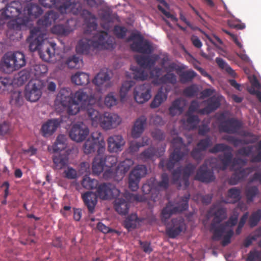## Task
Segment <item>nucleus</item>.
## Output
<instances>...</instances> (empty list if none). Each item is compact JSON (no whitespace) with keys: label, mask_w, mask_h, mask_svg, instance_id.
Segmentation results:
<instances>
[{"label":"nucleus","mask_w":261,"mask_h":261,"mask_svg":"<svg viewBox=\"0 0 261 261\" xmlns=\"http://www.w3.org/2000/svg\"><path fill=\"white\" fill-rule=\"evenodd\" d=\"M134 83L132 81L124 82L120 90V96L121 101H123L129 89L134 86Z\"/></svg>","instance_id":"nucleus-48"},{"label":"nucleus","mask_w":261,"mask_h":261,"mask_svg":"<svg viewBox=\"0 0 261 261\" xmlns=\"http://www.w3.org/2000/svg\"><path fill=\"white\" fill-rule=\"evenodd\" d=\"M16 68L20 69L25 65L26 62L24 55L20 51H16L12 54Z\"/></svg>","instance_id":"nucleus-44"},{"label":"nucleus","mask_w":261,"mask_h":261,"mask_svg":"<svg viewBox=\"0 0 261 261\" xmlns=\"http://www.w3.org/2000/svg\"><path fill=\"white\" fill-rule=\"evenodd\" d=\"M106 143L102 134L98 131L93 132L91 137L87 139L84 145L83 150L85 154L93 153L97 149V154H103L106 150Z\"/></svg>","instance_id":"nucleus-10"},{"label":"nucleus","mask_w":261,"mask_h":261,"mask_svg":"<svg viewBox=\"0 0 261 261\" xmlns=\"http://www.w3.org/2000/svg\"><path fill=\"white\" fill-rule=\"evenodd\" d=\"M42 84L40 81L30 82L24 90L25 99L31 102L38 101L42 95Z\"/></svg>","instance_id":"nucleus-15"},{"label":"nucleus","mask_w":261,"mask_h":261,"mask_svg":"<svg viewBox=\"0 0 261 261\" xmlns=\"http://www.w3.org/2000/svg\"><path fill=\"white\" fill-rule=\"evenodd\" d=\"M206 106L200 109L199 112L201 115L209 114L216 111L221 105V100L219 97L213 96L206 100L202 101Z\"/></svg>","instance_id":"nucleus-27"},{"label":"nucleus","mask_w":261,"mask_h":261,"mask_svg":"<svg viewBox=\"0 0 261 261\" xmlns=\"http://www.w3.org/2000/svg\"><path fill=\"white\" fill-rule=\"evenodd\" d=\"M159 80L163 84L170 83L175 84L176 83L177 78L175 74L167 72L166 74L161 77Z\"/></svg>","instance_id":"nucleus-55"},{"label":"nucleus","mask_w":261,"mask_h":261,"mask_svg":"<svg viewBox=\"0 0 261 261\" xmlns=\"http://www.w3.org/2000/svg\"><path fill=\"white\" fill-rule=\"evenodd\" d=\"M66 64L70 68H80L83 65L82 59L75 55L69 58Z\"/></svg>","instance_id":"nucleus-47"},{"label":"nucleus","mask_w":261,"mask_h":261,"mask_svg":"<svg viewBox=\"0 0 261 261\" xmlns=\"http://www.w3.org/2000/svg\"><path fill=\"white\" fill-rule=\"evenodd\" d=\"M186 101L181 98L174 100L169 109V114L172 116L181 114L184 111Z\"/></svg>","instance_id":"nucleus-34"},{"label":"nucleus","mask_w":261,"mask_h":261,"mask_svg":"<svg viewBox=\"0 0 261 261\" xmlns=\"http://www.w3.org/2000/svg\"><path fill=\"white\" fill-rule=\"evenodd\" d=\"M89 133L88 128L84 123L75 124L69 132V137L72 140L80 142L86 139Z\"/></svg>","instance_id":"nucleus-21"},{"label":"nucleus","mask_w":261,"mask_h":261,"mask_svg":"<svg viewBox=\"0 0 261 261\" xmlns=\"http://www.w3.org/2000/svg\"><path fill=\"white\" fill-rule=\"evenodd\" d=\"M247 261H261V251H250L248 255Z\"/></svg>","instance_id":"nucleus-64"},{"label":"nucleus","mask_w":261,"mask_h":261,"mask_svg":"<svg viewBox=\"0 0 261 261\" xmlns=\"http://www.w3.org/2000/svg\"><path fill=\"white\" fill-rule=\"evenodd\" d=\"M185 220L181 217L172 219L171 223L168 224L166 233L170 238H175L186 229Z\"/></svg>","instance_id":"nucleus-18"},{"label":"nucleus","mask_w":261,"mask_h":261,"mask_svg":"<svg viewBox=\"0 0 261 261\" xmlns=\"http://www.w3.org/2000/svg\"><path fill=\"white\" fill-rule=\"evenodd\" d=\"M151 86L149 84H144L136 87L134 91V98L138 103H143L151 97Z\"/></svg>","instance_id":"nucleus-20"},{"label":"nucleus","mask_w":261,"mask_h":261,"mask_svg":"<svg viewBox=\"0 0 261 261\" xmlns=\"http://www.w3.org/2000/svg\"><path fill=\"white\" fill-rule=\"evenodd\" d=\"M108 150L112 152H117L122 150L125 141L121 135H114L109 137L107 140Z\"/></svg>","instance_id":"nucleus-25"},{"label":"nucleus","mask_w":261,"mask_h":261,"mask_svg":"<svg viewBox=\"0 0 261 261\" xmlns=\"http://www.w3.org/2000/svg\"><path fill=\"white\" fill-rule=\"evenodd\" d=\"M82 186L87 189H93L97 187L98 182L97 180L91 178L88 176H85L82 181Z\"/></svg>","instance_id":"nucleus-45"},{"label":"nucleus","mask_w":261,"mask_h":261,"mask_svg":"<svg viewBox=\"0 0 261 261\" xmlns=\"http://www.w3.org/2000/svg\"><path fill=\"white\" fill-rule=\"evenodd\" d=\"M238 216L239 215L238 213H234L232 216L229 218V219L227 221L221 224L220 230H218L219 231V235L220 236L217 238L216 241L220 240L227 229L231 228L232 227L237 224L238 220Z\"/></svg>","instance_id":"nucleus-32"},{"label":"nucleus","mask_w":261,"mask_h":261,"mask_svg":"<svg viewBox=\"0 0 261 261\" xmlns=\"http://www.w3.org/2000/svg\"><path fill=\"white\" fill-rule=\"evenodd\" d=\"M227 218L226 210L225 208H218L214 214V218L210 225V231L213 233L212 239L216 241L217 238L219 237V231L221 223Z\"/></svg>","instance_id":"nucleus-16"},{"label":"nucleus","mask_w":261,"mask_h":261,"mask_svg":"<svg viewBox=\"0 0 261 261\" xmlns=\"http://www.w3.org/2000/svg\"><path fill=\"white\" fill-rule=\"evenodd\" d=\"M231 150L225 152L223 154L219 155V158L221 161V165L219 167L220 170L223 171L226 170L228 166L230 164L232 159V154Z\"/></svg>","instance_id":"nucleus-40"},{"label":"nucleus","mask_w":261,"mask_h":261,"mask_svg":"<svg viewBox=\"0 0 261 261\" xmlns=\"http://www.w3.org/2000/svg\"><path fill=\"white\" fill-rule=\"evenodd\" d=\"M168 91L166 88L161 87L150 103L151 108L159 107L167 98Z\"/></svg>","instance_id":"nucleus-33"},{"label":"nucleus","mask_w":261,"mask_h":261,"mask_svg":"<svg viewBox=\"0 0 261 261\" xmlns=\"http://www.w3.org/2000/svg\"><path fill=\"white\" fill-rule=\"evenodd\" d=\"M111 76L107 69H103L95 75L92 80L93 83L97 87L98 90L102 92L111 86Z\"/></svg>","instance_id":"nucleus-17"},{"label":"nucleus","mask_w":261,"mask_h":261,"mask_svg":"<svg viewBox=\"0 0 261 261\" xmlns=\"http://www.w3.org/2000/svg\"><path fill=\"white\" fill-rule=\"evenodd\" d=\"M117 101L118 100L113 92L109 93L105 99V104L108 108L116 105Z\"/></svg>","instance_id":"nucleus-61"},{"label":"nucleus","mask_w":261,"mask_h":261,"mask_svg":"<svg viewBox=\"0 0 261 261\" xmlns=\"http://www.w3.org/2000/svg\"><path fill=\"white\" fill-rule=\"evenodd\" d=\"M171 145L173 151L170 155L169 160L162 159L159 163V167L163 170L165 168L169 170H172L175 164L180 161L189 153L188 146L184 143L182 139L180 137L174 138L171 142Z\"/></svg>","instance_id":"nucleus-6"},{"label":"nucleus","mask_w":261,"mask_h":261,"mask_svg":"<svg viewBox=\"0 0 261 261\" xmlns=\"http://www.w3.org/2000/svg\"><path fill=\"white\" fill-rule=\"evenodd\" d=\"M212 145V139L210 137H207L204 139H201L197 144V147L202 151H205L207 148Z\"/></svg>","instance_id":"nucleus-58"},{"label":"nucleus","mask_w":261,"mask_h":261,"mask_svg":"<svg viewBox=\"0 0 261 261\" xmlns=\"http://www.w3.org/2000/svg\"><path fill=\"white\" fill-rule=\"evenodd\" d=\"M147 173V168L143 165H138L130 172L128 177V186L133 191L138 190L140 179Z\"/></svg>","instance_id":"nucleus-14"},{"label":"nucleus","mask_w":261,"mask_h":261,"mask_svg":"<svg viewBox=\"0 0 261 261\" xmlns=\"http://www.w3.org/2000/svg\"><path fill=\"white\" fill-rule=\"evenodd\" d=\"M137 219V216L136 215L129 216L124 221L125 227L127 229L136 228Z\"/></svg>","instance_id":"nucleus-60"},{"label":"nucleus","mask_w":261,"mask_h":261,"mask_svg":"<svg viewBox=\"0 0 261 261\" xmlns=\"http://www.w3.org/2000/svg\"><path fill=\"white\" fill-rule=\"evenodd\" d=\"M240 135L244 138L243 139L245 142H252L248 143V144H254L257 142L260 138L259 136L246 130L242 131Z\"/></svg>","instance_id":"nucleus-42"},{"label":"nucleus","mask_w":261,"mask_h":261,"mask_svg":"<svg viewBox=\"0 0 261 261\" xmlns=\"http://www.w3.org/2000/svg\"><path fill=\"white\" fill-rule=\"evenodd\" d=\"M241 127L242 124L239 121L233 118H230L220 124V129L225 133L235 134Z\"/></svg>","instance_id":"nucleus-26"},{"label":"nucleus","mask_w":261,"mask_h":261,"mask_svg":"<svg viewBox=\"0 0 261 261\" xmlns=\"http://www.w3.org/2000/svg\"><path fill=\"white\" fill-rule=\"evenodd\" d=\"M33 69L35 71V75L40 76L47 72V67L44 64H36L34 66Z\"/></svg>","instance_id":"nucleus-63"},{"label":"nucleus","mask_w":261,"mask_h":261,"mask_svg":"<svg viewBox=\"0 0 261 261\" xmlns=\"http://www.w3.org/2000/svg\"><path fill=\"white\" fill-rule=\"evenodd\" d=\"M162 154H158L156 149L153 147H150L145 150L140 154V158L144 161L151 159L154 156H161Z\"/></svg>","instance_id":"nucleus-43"},{"label":"nucleus","mask_w":261,"mask_h":261,"mask_svg":"<svg viewBox=\"0 0 261 261\" xmlns=\"http://www.w3.org/2000/svg\"><path fill=\"white\" fill-rule=\"evenodd\" d=\"M58 18V13L50 10L37 21V26L31 29L28 38L30 51L40 50L41 46L46 35V28L55 22Z\"/></svg>","instance_id":"nucleus-2"},{"label":"nucleus","mask_w":261,"mask_h":261,"mask_svg":"<svg viewBox=\"0 0 261 261\" xmlns=\"http://www.w3.org/2000/svg\"><path fill=\"white\" fill-rule=\"evenodd\" d=\"M53 161L54 168L56 170H60L67 166L69 160L67 155L58 154L53 155Z\"/></svg>","instance_id":"nucleus-36"},{"label":"nucleus","mask_w":261,"mask_h":261,"mask_svg":"<svg viewBox=\"0 0 261 261\" xmlns=\"http://www.w3.org/2000/svg\"><path fill=\"white\" fill-rule=\"evenodd\" d=\"M62 123V119L54 118L48 119L43 123L41 128V133L44 137L51 136Z\"/></svg>","instance_id":"nucleus-24"},{"label":"nucleus","mask_w":261,"mask_h":261,"mask_svg":"<svg viewBox=\"0 0 261 261\" xmlns=\"http://www.w3.org/2000/svg\"><path fill=\"white\" fill-rule=\"evenodd\" d=\"M258 192V189L256 186H251L247 188L245 192L247 202L250 203L253 201Z\"/></svg>","instance_id":"nucleus-51"},{"label":"nucleus","mask_w":261,"mask_h":261,"mask_svg":"<svg viewBox=\"0 0 261 261\" xmlns=\"http://www.w3.org/2000/svg\"><path fill=\"white\" fill-rule=\"evenodd\" d=\"M195 179L203 182L209 183L215 179V176L213 171L208 169L206 164H203L197 170Z\"/></svg>","instance_id":"nucleus-23"},{"label":"nucleus","mask_w":261,"mask_h":261,"mask_svg":"<svg viewBox=\"0 0 261 261\" xmlns=\"http://www.w3.org/2000/svg\"><path fill=\"white\" fill-rule=\"evenodd\" d=\"M10 102L17 106H21L23 103L22 92L20 91L13 92L11 94Z\"/></svg>","instance_id":"nucleus-49"},{"label":"nucleus","mask_w":261,"mask_h":261,"mask_svg":"<svg viewBox=\"0 0 261 261\" xmlns=\"http://www.w3.org/2000/svg\"><path fill=\"white\" fill-rule=\"evenodd\" d=\"M112 46V41L109 39L108 33L102 31L97 34L94 39L82 38L76 46L79 54L88 55L96 49H108Z\"/></svg>","instance_id":"nucleus-5"},{"label":"nucleus","mask_w":261,"mask_h":261,"mask_svg":"<svg viewBox=\"0 0 261 261\" xmlns=\"http://www.w3.org/2000/svg\"><path fill=\"white\" fill-rule=\"evenodd\" d=\"M71 81L77 85H86L90 82L88 74L83 72H77L71 76Z\"/></svg>","instance_id":"nucleus-39"},{"label":"nucleus","mask_w":261,"mask_h":261,"mask_svg":"<svg viewBox=\"0 0 261 261\" xmlns=\"http://www.w3.org/2000/svg\"><path fill=\"white\" fill-rule=\"evenodd\" d=\"M56 45V44L55 43H49L48 45L43 46L44 50H39L40 58L46 62H54L55 61L54 57Z\"/></svg>","instance_id":"nucleus-30"},{"label":"nucleus","mask_w":261,"mask_h":261,"mask_svg":"<svg viewBox=\"0 0 261 261\" xmlns=\"http://www.w3.org/2000/svg\"><path fill=\"white\" fill-rule=\"evenodd\" d=\"M224 139L234 147H237L240 145H248V143L250 142H245L243 138L239 139L232 136H227Z\"/></svg>","instance_id":"nucleus-56"},{"label":"nucleus","mask_w":261,"mask_h":261,"mask_svg":"<svg viewBox=\"0 0 261 261\" xmlns=\"http://www.w3.org/2000/svg\"><path fill=\"white\" fill-rule=\"evenodd\" d=\"M147 123V118L144 116L138 118L134 122L131 135L133 138H138L143 133Z\"/></svg>","instance_id":"nucleus-28"},{"label":"nucleus","mask_w":261,"mask_h":261,"mask_svg":"<svg viewBox=\"0 0 261 261\" xmlns=\"http://www.w3.org/2000/svg\"><path fill=\"white\" fill-rule=\"evenodd\" d=\"M177 72L179 75L180 82L182 84L191 82L197 75V73L192 69L182 71L180 73L178 71Z\"/></svg>","instance_id":"nucleus-41"},{"label":"nucleus","mask_w":261,"mask_h":261,"mask_svg":"<svg viewBox=\"0 0 261 261\" xmlns=\"http://www.w3.org/2000/svg\"><path fill=\"white\" fill-rule=\"evenodd\" d=\"M135 58L140 67L132 68L134 71V78L137 80L144 81L148 76L147 72L144 69L150 70L159 59V56L157 54L148 56L138 55Z\"/></svg>","instance_id":"nucleus-7"},{"label":"nucleus","mask_w":261,"mask_h":261,"mask_svg":"<svg viewBox=\"0 0 261 261\" xmlns=\"http://www.w3.org/2000/svg\"><path fill=\"white\" fill-rule=\"evenodd\" d=\"M155 189V194H152V198L155 201L161 191H166L169 186V178L166 173H163L161 176V180L158 181L155 178L151 179Z\"/></svg>","instance_id":"nucleus-22"},{"label":"nucleus","mask_w":261,"mask_h":261,"mask_svg":"<svg viewBox=\"0 0 261 261\" xmlns=\"http://www.w3.org/2000/svg\"><path fill=\"white\" fill-rule=\"evenodd\" d=\"M121 122V119L117 114L105 112L101 116L100 126L105 130L116 128Z\"/></svg>","instance_id":"nucleus-19"},{"label":"nucleus","mask_w":261,"mask_h":261,"mask_svg":"<svg viewBox=\"0 0 261 261\" xmlns=\"http://www.w3.org/2000/svg\"><path fill=\"white\" fill-rule=\"evenodd\" d=\"M96 193L86 192L82 195V199L89 212L93 213L97 202V197L101 199H110L116 198L119 195L120 191L111 184L103 183L98 185Z\"/></svg>","instance_id":"nucleus-3"},{"label":"nucleus","mask_w":261,"mask_h":261,"mask_svg":"<svg viewBox=\"0 0 261 261\" xmlns=\"http://www.w3.org/2000/svg\"><path fill=\"white\" fill-rule=\"evenodd\" d=\"M0 67L6 73H10L14 70H18L12 54L5 55L1 63Z\"/></svg>","instance_id":"nucleus-31"},{"label":"nucleus","mask_w":261,"mask_h":261,"mask_svg":"<svg viewBox=\"0 0 261 261\" xmlns=\"http://www.w3.org/2000/svg\"><path fill=\"white\" fill-rule=\"evenodd\" d=\"M105 166L103 154H97L92 163L93 174L97 175L100 174L103 171Z\"/></svg>","instance_id":"nucleus-37"},{"label":"nucleus","mask_w":261,"mask_h":261,"mask_svg":"<svg viewBox=\"0 0 261 261\" xmlns=\"http://www.w3.org/2000/svg\"><path fill=\"white\" fill-rule=\"evenodd\" d=\"M187 115L188 116L187 122L190 125V128L192 129L196 128L200 122L198 117L189 113H187Z\"/></svg>","instance_id":"nucleus-54"},{"label":"nucleus","mask_w":261,"mask_h":261,"mask_svg":"<svg viewBox=\"0 0 261 261\" xmlns=\"http://www.w3.org/2000/svg\"><path fill=\"white\" fill-rule=\"evenodd\" d=\"M198 92V88L195 85H192L186 87L183 91L185 96L189 97L194 96Z\"/></svg>","instance_id":"nucleus-62"},{"label":"nucleus","mask_w":261,"mask_h":261,"mask_svg":"<svg viewBox=\"0 0 261 261\" xmlns=\"http://www.w3.org/2000/svg\"><path fill=\"white\" fill-rule=\"evenodd\" d=\"M40 4L44 7L56 8L61 14L71 13L77 14L79 8H75V0H39Z\"/></svg>","instance_id":"nucleus-9"},{"label":"nucleus","mask_w":261,"mask_h":261,"mask_svg":"<svg viewBox=\"0 0 261 261\" xmlns=\"http://www.w3.org/2000/svg\"><path fill=\"white\" fill-rule=\"evenodd\" d=\"M190 195L186 194L181 197L180 200L176 205L172 201H169L161 212V220L166 223L173 214L181 213L188 210L189 207V200Z\"/></svg>","instance_id":"nucleus-8"},{"label":"nucleus","mask_w":261,"mask_h":261,"mask_svg":"<svg viewBox=\"0 0 261 261\" xmlns=\"http://www.w3.org/2000/svg\"><path fill=\"white\" fill-rule=\"evenodd\" d=\"M196 166L192 164H188L185 167H178L172 173V180L174 184H178L179 187L182 186L185 189L189 186V177L193 173Z\"/></svg>","instance_id":"nucleus-12"},{"label":"nucleus","mask_w":261,"mask_h":261,"mask_svg":"<svg viewBox=\"0 0 261 261\" xmlns=\"http://www.w3.org/2000/svg\"><path fill=\"white\" fill-rule=\"evenodd\" d=\"M115 198L114 208L116 211L120 215L127 214L129 207V202L122 198H116V197Z\"/></svg>","instance_id":"nucleus-38"},{"label":"nucleus","mask_w":261,"mask_h":261,"mask_svg":"<svg viewBox=\"0 0 261 261\" xmlns=\"http://www.w3.org/2000/svg\"><path fill=\"white\" fill-rule=\"evenodd\" d=\"M153 184L152 179H150L148 183L144 184L142 187V191L144 195L149 194L147 197L144 198L143 196L139 195L138 194H132L130 197H132L134 200L137 201H143L146 198H150L152 200V194H155V189L153 187Z\"/></svg>","instance_id":"nucleus-29"},{"label":"nucleus","mask_w":261,"mask_h":261,"mask_svg":"<svg viewBox=\"0 0 261 261\" xmlns=\"http://www.w3.org/2000/svg\"><path fill=\"white\" fill-rule=\"evenodd\" d=\"M133 164V161L128 159L121 162L116 168L117 173L118 174V178L117 179H120V180H121L125 174L129 171Z\"/></svg>","instance_id":"nucleus-35"},{"label":"nucleus","mask_w":261,"mask_h":261,"mask_svg":"<svg viewBox=\"0 0 261 261\" xmlns=\"http://www.w3.org/2000/svg\"><path fill=\"white\" fill-rule=\"evenodd\" d=\"M103 174V178L106 179H113L114 180L119 181L120 179H117L118 178V174L117 173L116 169H114L113 167H108Z\"/></svg>","instance_id":"nucleus-50"},{"label":"nucleus","mask_w":261,"mask_h":261,"mask_svg":"<svg viewBox=\"0 0 261 261\" xmlns=\"http://www.w3.org/2000/svg\"><path fill=\"white\" fill-rule=\"evenodd\" d=\"M227 197L231 198L232 200L230 203H236L241 199V191L237 188H232L230 189L227 193ZM225 203H228V201H225Z\"/></svg>","instance_id":"nucleus-46"},{"label":"nucleus","mask_w":261,"mask_h":261,"mask_svg":"<svg viewBox=\"0 0 261 261\" xmlns=\"http://www.w3.org/2000/svg\"><path fill=\"white\" fill-rule=\"evenodd\" d=\"M127 31L126 28L116 25L114 27L113 32L114 34L118 38L123 39L125 37Z\"/></svg>","instance_id":"nucleus-59"},{"label":"nucleus","mask_w":261,"mask_h":261,"mask_svg":"<svg viewBox=\"0 0 261 261\" xmlns=\"http://www.w3.org/2000/svg\"><path fill=\"white\" fill-rule=\"evenodd\" d=\"M133 41L130 44L131 49L135 52L149 55L153 51V48L150 43L144 39V37L139 32L132 33L127 38V41Z\"/></svg>","instance_id":"nucleus-11"},{"label":"nucleus","mask_w":261,"mask_h":261,"mask_svg":"<svg viewBox=\"0 0 261 261\" xmlns=\"http://www.w3.org/2000/svg\"><path fill=\"white\" fill-rule=\"evenodd\" d=\"M23 8L22 4L17 1L11 2L8 4L6 7L3 9L0 16L2 20H6L11 18L16 17L14 20H18L23 17Z\"/></svg>","instance_id":"nucleus-13"},{"label":"nucleus","mask_w":261,"mask_h":261,"mask_svg":"<svg viewBox=\"0 0 261 261\" xmlns=\"http://www.w3.org/2000/svg\"><path fill=\"white\" fill-rule=\"evenodd\" d=\"M43 13V10L38 5L30 3L23 8V15L22 17L17 20H11L7 23L8 28L7 35L11 39L14 40L12 36L14 33L17 34L22 27L27 25L31 17L37 18Z\"/></svg>","instance_id":"nucleus-4"},{"label":"nucleus","mask_w":261,"mask_h":261,"mask_svg":"<svg viewBox=\"0 0 261 261\" xmlns=\"http://www.w3.org/2000/svg\"><path fill=\"white\" fill-rule=\"evenodd\" d=\"M56 101L65 109L69 115L77 114L81 109H85L92 126L99 124L101 116L99 112L94 108L96 102L94 96L89 95L84 90H79L74 94L68 88H61L56 97Z\"/></svg>","instance_id":"nucleus-1"},{"label":"nucleus","mask_w":261,"mask_h":261,"mask_svg":"<svg viewBox=\"0 0 261 261\" xmlns=\"http://www.w3.org/2000/svg\"><path fill=\"white\" fill-rule=\"evenodd\" d=\"M75 8H79V12L77 14H74L75 15H77L79 14H81L82 17L85 19V21L90 20H94L96 17L94 15H93L91 12L86 9H83L82 10V7L80 5H77V3L76 2V5Z\"/></svg>","instance_id":"nucleus-52"},{"label":"nucleus","mask_w":261,"mask_h":261,"mask_svg":"<svg viewBox=\"0 0 261 261\" xmlns=\"http://www.w3.org/2000/svg\"><path fill=\"white\" fill-rule=\"evenodd\" d=\"M230 150H232V149L229 146L223 143H218L216 144L213 148H211L209 151L212 153H216L219 152L228 151Z\"/></svg>","instance_id":"nucleus-57"},{"label":"nucleus","mask_w":261,"mask_h":261,"mask_svg":"<svg viewBox=\"0 0 261 261\" xmlns=\"http://www.w3.org/2000/svg\"><path fill=\"white\" fill-rule=\"evenodd\" d=\"M261 220V210L258 209L253 212L249 219V223L250 227H253L257 225Z\"/></svg>","instance_id":"nucleus-53"}]
</instances>
